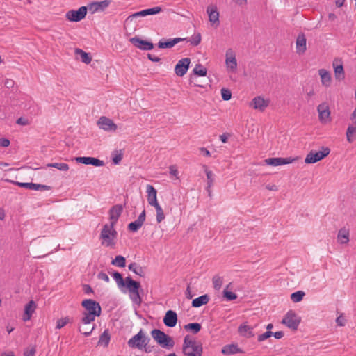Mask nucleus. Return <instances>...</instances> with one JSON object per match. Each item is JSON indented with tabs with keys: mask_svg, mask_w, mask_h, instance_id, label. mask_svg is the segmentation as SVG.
Listing matches in <instances>:
<instances>
[{
	"mask_svg": "<svg viewBox=\"0 0 356 356\" xmlns=\"http://www.w3.org/2000/svg\"><path fill=\"white\" fill-rule=\"evenodd\" d=\"M272 335L273 332L271 331H267L265 333L259 335L257 339L259 341H263L270 337Z\"/></svg>",
	"mask_w": 356,
	"mask_h": 356,
	"instance_id": "nucleus-54",
	"label": "nucleus"
},
{
	"mask_svg": "<svg viewBox=\"0 0 356 356\" xmlns=\"http://www.w3.org/2000/svg\"><path fill=\"white\" fill-rule=\"evenodd\" d=\"M184 329L191 330L193 333L196 334L201 330V325L197 323H191L186 325Z\"/></svg>",
	"mask_w": 356,
	"mask_h": 356,
	"instance_id": "nucleus-48",
	"label": "nucleus"
},
{
	"mask_svg": "<svg viewBox=\"0 0 356 356\" xmlns=\"http://www.w3.org/2000/svg\"><path fill=\"white\" fill-rule=\"evenodd\" d=\"M152 338L164 348H172L174 346V341L172 337L167 335L160 330L154 329L151 332Z\"/></svg>",
	"mask_w": 356,
	"mask_h": 356,
	"instance_id": "nucleus-5",
	"label": "nucleus"
},
{
	"mask_svg": "<svg viewBox=\"0 0 356 356\" xmlns=\"http://www.w3.org/2000/svg\"><path fill=\"white\" fill-rule=\"evenodd\" d=\"M146 215L145 211L143 210V212L139 215L137 220L131 222L129 224L128 228L131 232H136L139 228L142 227L145 220Z\"/></svg>",
	"mask_w": 356,
	"mask_h": 356,
	"instance_id": "nucleus-29",
	"label": "nucleus"
},
{
	"mask_svg": "<svg viewBox=\"0 0 356 356\" xmlns=\"http://www.w3.org/2000/svg\"><path fill=\"white\" fill-rule=\"evenodd\" d=\"M130 42L136 47L143 50H151L154 48V45L152 42L141 40L137 37L131 38Z\"/></svg>",
	"mask_w": 356,
	"mask_h": 356,
	"instance_id": "nucleus-22",
	"label": "nucleus"
},
{
	"mask_svg": "<svg viewBox=\"0 0 356 356\" xmlns=\"http://www.w3.org/2000/svg\"><path fill=\"white\" fill-rule=\"evenodd\" d=\"M110 1L104 0L102 1L93 2L88 6V10L92 13L102 11L109 6Z\"/></svg>",
	"mask_w": 356,
	"mask_h": 356,
	"instance_id": "nucleus-30",
	"label": "nucleus"
},
{
	"mask_svg": "<svg viewBox=\"0 0 356 356\" xmlns=\"http://www.w3.org/2000/svg\"><path fill=\"white\" fill-rule=\"evenodd\" d=\"M337 242L341 245H347L350 241V231L346 227L341 228L337 236Z\"/></svg>",
	"mask_w": 356,
	"mask_h": 356,
	"instance_id": "nucleus-28",
	"label": "nucleus"
},
{
	"mask_svg": "<svg viewBox=\"0 0 356 356\" xmlns=\"http://www.w3.org/2000/svg\"><path fill=\"white\" fill-rule=\"evenodd\" d=\"M129 269L140 277H143L145 275L143 268L134 262L129 265Z\"/></svg>",
	"mask_w": 356,
	"mask_h": 356,
	"instance_id": "nucleus-40",
	"label": "nucleus"
},
{
	"mask_svg": "<svg viewBox=\"0 0 356 356\" xmlns=\"http://www.w3.org/2000/svg\"><path fill=\"white\" fill-rule=\"evenodd\" d=\"M350 120L351 122V124L356 125V108L354 109L352 114L350 115Z\"/></svg>",
	"mask_w": 356,
	"mask_h": 356,
	"instance_id": "nucleus-60",
	"label": "nucleus"
},
{
	"mask_svg": "<svg viewBox=\"0 0 356 356\" xmlns=\"http://www.w3.org/2000/svg\"><path fill=\"white\" fill-rule=\"evenodd\" d=\"M333 67L335 74V79L339 81L345 78L343 66L341 63L337 64V61H334Z\"/></svg>",
	"mask_w": 356,
	"mask_h": 356,
	"instance_id": "nucleus-32",
	"label": "nucleus"
},
{
	"mask_svg": "<svg viewBox=\"0 0 356 356\" xmlns=\"http://www.w3.org/2000/svg\"><path fill=\"white\" fill-rule=\"evenodd\" d=\"M118 233L112 225L106 224L101 231L99 238L103 246L114 248Z\"/></svg>",
	"mask_w": 356,
	"mask_h": 356,
	"instance_id": "nucleus-2",
	"label": "nucleus"
},
{
	"mask_svg": "<svg viewBox=\"0 0 356 356\" xmlns=\"http://www.w3.org/2000/svg\"><path fill=\"white\" fill-rule=\"evenodd\" d=\"M297 161V158H282V157H273V158H268L264 161L266 165H271V166H280L286 164H290Z\"/></svg>",
	"mask_w": 356,
	"mask_h": 356,
	"instance_id": "nucleus-15",
	"label": "nucleus"
},
{
	"mask_svg": "<svg viewBox=\"0 0 356 356\" xmlns=\"http://www.w3.org/2000/svg\"><path fill=\"white\" fill-rule=\"evenodd\" d=\"M48 168H55L60 171L67 172L69 170V165L65 163H51L47 164Z\"/></svg>",
	"mask_w": 356,
	"mask_h": 356,
	"instance_id": "nucleus-41",
	"label": "nucleus"
},
{
	"mask_svg": "<svg viewBox=\"0 0 356 356\" xmlns=\"http://www.w3.org/2000/svg\"><path fill=\"white\" fill-rule=\"evenodd\" d=\"M200 152L205 156H211V153L205 147H200L199 149Z\"/></svg>",
	"mask_w": 356,
	"mask_h": 356,
	"instance_id": "nucleus-62",
	"label": "nucleus"
},
{
	"mask_svg": "<svg viewBox=\"0 0 356 356\" xmlns=\"http://www.w3.org/2000/svg\"><path fill=\"white\" fill-rule=\"evenodd\" d=\"M330 153V149L327 147L322 146L318 151H310L305 159V163L307 164L315 163L321 161Z\"/></svg>",
	"mask_w": 356,
	"mask_h": 356,
	"instance_id": "nucleus-6",
	"label": "nucleus"
},
{
	"mask_svg": "<svg viewBox=\"0 0 356 356\" xmlns=\"http://www.w3.org/2000/svg\"><path fill=\"white\" fill-rule=\"evenodd\" d=\"M87 10L86 6H81L78 10H70L65 13V18L69 22H80L86 17Z\"/></svg>",
	"mask_w": 356,
	"mask_h": 356,
	"instance_id": "nucleus-12",
	"label": "nucleus"
},
{
	"mask_svg": "<svg viewBox=\"0 0 356 356\" xmlns=\"http://www.w3.org/2000/svg\"><path fill=\"white\" fill-rule=\"evenodd\" d=\"M95 329V325L92 323L85 324L83 321V318L81 320L79 330L85 336H89Z\"/></svg>",
	"mask_w": 356,
	"mask_h": 356,
	"instance_id": "nucleus-33",
	"label": "nucleus"
},
{
	"mask_svg": "<svg viewBox=\"0 0 356 356\" xmlns=\"http://www.w3.org/2000/svg\"><path fill=\"white\" fill-rule=\"evenodd\" d=\"M318 73L320 76L322 86L325 88L330 87L332 81L331 73L325 69L318 70Z\"/></svg>",
	"mask_w": 356,
	"mask_h": 356,
	"instance_id": "nucleus-23",
	"label": "nucleus"
},
{
	"mask_svg": "<svg viewBox=\"0 0 356 356\" xmlns=\"http://www.w3.org/2000/svg\"><path fill=\"white\" fill-rule=\"evenodd\" d=\"M222 295L227 300H234L237 298V295L231 291L223 290Z\"/></svg>",
	"mask_w": 356,
	"mask_h": 356,
	"instance_id": "nucleus-50",
	"label": "nucleus"
},
{
	"mask_svg": "<svg viewBox=\"0 0 356 356\" xmlns=\"http://www.w3.org/2000/svg\"><path fill=\"white\" fill-rule=\"evenodd\" d=\"M147 202L150 206H153L159 203L157 199V191L153 186L147 184L146 186Z\"/></svg>",
	"mask_w": 356,
	"mask_h": 356,
	"instance_id": "nucleus-25",
	"label": "nucleus"
},
{
	"mask_svg": "<svg viewBox=\"0 0 356 356\" xmlns=\"http://www.w3.org/2000/svg\"><path fill=\"white\" fill-rule=\"evenodd\" d=\"M98 278L99 280H104V282H108L110 279L108 277V276L107 275V274H106L104 272H101L98 274L97 275Z\"/></svg>",
	"mask_w": 356,
	"mask_h": 356,
	"instance_id": "nucleus-57",
	"label": "nucleus"
},
{
	"mask_svg": "<svg viewBox=\"0 0 356 356\" xmlns=\"http://www.w3.org/2000/svg\"><path fill=\"white\" fill-rule=\"evenodd\" d=\"M202 40L201 34L200 33H195L192 35L191 39L190 40L191 44L197 46L198 45Z\"/></svg>",
	"mask_w": 356,
	"mask_h": 356,
	"instance_id": "nucleus-52",
	"label": "nucleus"
},
{
	"mask_svg": "<svg viewBox=\"0 0 356 356\" xmlns=\"http://www.w3.org/2000/svg\"><path fill=\"white\" fill-rule=\"evenodd\" d=\"M225 66L227 72H234L236 71L238 63L235 51L229 48L225 52Z\"/></svg>",
	"mask_w": 356,
	"mask_h": 356,
	"instance_id": "nucleus-13",
	"label": "nucleus"
},
{
	"mask_svg": "<svg viewBox=\"0 0 356 356\" xmlns=\"http://www.w3.org/2000/svg\"><path fill=\"white\" fill-rule=\"evenodd\" d=\"M346 138L349 143L356 140V125L350 124L348 127L346 131Z\"/></svg>",
	"mask_w": 356,
	"mask_h": 356,
	"instance_id": "nucleus-36",
	"label": "nucleus"
},
{
	"mask_svg": "<svg viewBox=\"0 0 356 356\" xmlns=\"http://www.w3.org/2000/svg\"><path fill=\"white\" fill-rule=\"evenodd\" d=\"M193 73L199 76H206L207 74V70L201 64H197L193 70Z\"/></svg>",
	"mask_w": 356,
	"mask_h": 356,
	"instance_id": "nucleus-42",
	"label": "nucleus"
},
{
	"mask_svg": "<svg viewBox=\"0 0 356 356\" xmlns=\"http://www.w3.org/2000/svg\"><path fill=\"white\" fill-rule=\"evenodd\" d=\"M35 353V348L31 347V348H27L24 351V356H34Z\"/></svg>",
	"mask_w": 356,
	"mask_h": 356,
	"instance_id": "nucleus-56",
	"label": "nucleus"
},
{
	"mask_svg": "<svg viewBox=\"0 0 356 356\" xmlns=\"http://www.w3.org/2000/svg\"><path fill=\"white\" fill-rule=\"evenodd\" d=\"M121 160H122V156L120 154H116L113 158V161L115 164H118Z\"/></svg>",
	"mask_w": 356,
	"mask_h": 356,
	"instance_id": "nucleus-63",
	"label": "nucleus"
},
{
	"mask_svg": "<svg viewBox=\"0 0 356 356\" xmlns=\"http://www.w3.org/2000/svg\"><path fill=\"white\" fill-rule=\"evenodd\" d=\"M203 168L207 175V189L209 190L213 186L214 183V174L211 170L208 168L207 165H204Z\"/></svg>",
	"mask_w": 356,
	"mask_h": 356,
	"instance_id": "nucleus-37",
	"label": "nucleus"
},
{
	"mask_svg": "<svg viewBox=\"0 0 356 356\" xmlns=\"http://www.w3.org/2000/svg\"><path fill=\"white\" fill-rule=\"evenodd\" d=\"M183 351L186 356H201L202 353V344L192 337L186 335L184 340Z\"/></svg>",
	"mask_w": 356,
	"mask_h": 356,
	"instance_id": "nucleus-3",
	"label": "nucleus"
},
{
	"mask_svg": "<svg viewBox=\"0 0 356 356\" xmlns=\"http://www.w3.org/2000/svg\"><path fill=\"white\" fill-rule=\"evenodd\" d=\"M177 322V315L176 312L172 310L167 311L163 318L164 324L169 327H173L176 325Z\"/></svg>",
	"mask_w": 356,
	"mask_h": 356,
	"instance_id": "nucleus-26",
	"label": "nucleus"
},
{
	"mask_svg": "<svg viewBox=\"0 0 356 356\" xmlns=\"http://www.w3.org/2000/svg\"><path fill=\"white\" fill-rule=\"evenodd\" d=\"M113 279L116 281L118 286H124L126 285V282H124L122 275L120 273L115 272L113 274Z\"/></svg>",
	"mask_w": 356,
	"mask_h": 356,
	"instance_id": "nucleus-49",
	"label": "nucleus"
},
{
	"mask_svg": "<svg viewBox=\"0 0 356 356\" xmlns=\"http://www.w3.org/2000/svg\"><path fill=\"white\" fill-rule=\"evenodd\" d=\"M156 210V219L158 223L161 222L165 218L164 211L159 203L153 205Z\"/></svg>",
	"mask_w": 356,
	"mask_h": 356,
	"instance_id": "nucleus-38",
	"label": "nucleus"
},
{
	"mask_svg": "<svg viewBox=\"0 0 356 356\" xmlns=\"http://www.w3.org/2000/svg\"><path fill=\"white\" fill-rule=\"evenodd\" d=\"M70 318L68 316L58 319L56 322V327L57 329H60L63 327L65 325H66L68 323H70Z\"/></svg>",
	"mask_w": 356,
	"mask_h": 356,
	"instance_id": "nucleus-51",
	"label": "nucleus"
},
{
	"mask_svg": "<svg viewBox=\"0 0 356 356\" xmlns=\"http://www.w3.org/2000/svg\"><path fill=\"white\" fill-rule=\"evenodd\" d=\"M111 264L118 267H124L126 265V259L123 256L118 255L111 261Z\"/></svg>",
	"mask_w": 356,
	"mask_h": 356,
	"instance_id": "nucleus-46",
	"label": "nucleus"
},
{
	"mask_svg": "<svg viewBox=\"0 0 356 356\" xmlns=\"http://www.w3.org/2000/svg\"><path fill=\"white\" fill-rule=\"evenodd\" d=\"M17 124L22 126L29 125L30 124L29 120L25 118H19L17 120Z\"/></svg>",
	"mask_w": 356,
	"mask_h": 356,
	"instance_id": "nucleus-55",
	"label": "nucleus"
},
{
	"mask_svg": "<svg viewBox=\"0 0 356 356\" xmlns=\"http://www.w3.org/2000/svg\"><path fill=\"white\" fill-rule=\"evenodd\" d=\"M184 38H176L167 41L161 40L158 43V47L160 49H170L173 47L175 44L184 40Z\"/></svg>",
	"mask_w": 356,
	"mask_h": 356,
	"instance_id": "nucleus-31",
	"label": "nucleus"
},
{
	"mask_svg": "<svg viewBox=\"0 0 356 356\" xmlns=\"http://www.w3.org/2000/svg\"><path fill=\"white\" fill-rule=\"evenodd\" d=\"M76 162L83 163L85 165H92L96 167H100L104 165V161L94 157H75L74 159Z\"/></svg>",
	"mask_w": 356,
	"mask_h": 356,
	"instance_id": "nucleus-20",
	"label": "nucleus"
},
{
	"mask_svg": "<svg viewBox=\"0 0 356 356\" xmlns=\"http://www.w3.org/2000/svg\"><path fill=\"white\" fill-rule=\"evenodd\" d=\"M191 63V60L188 58H184L178 61L175 67V72L179 76H183L186 74L189 65Z\"/></svg>",
	"mask_w": 356,
	"mask_h": 356,
	"instance_id": "nucleus-17",
	"label": "nucleus"
},
{
	"mask_svg": "<svg viewBox=\"0 0 356 356\" xmlns=\"http://www.w3.org/2000/svg\"><path fill=\"white\" fill-rule=\"evenodd\" d=\"M170 177L172 180H179V172L176 165H172L169 167Z\"/></svg>",
	"mask_w": 356,
	"mask_h": 356,
	"instance_id": "nucleus-43",
	"label": "nucleus"
},
{
	"mask_svg": "<svg viewBox=\"0 0 356 356\" xmlns=\"http://www.w3.org/2000/svg\"><path fill=\"white\" fill-rule=\"evenodd\" d=\"M282 323L289 328L296 330L300 323V318L293 311L290 310L286 314Z\"/></svg>",
	"mask_w": 356,
	"mask_h": 356,
	"instance_id": "nucleus-10",
	"label": "nucleus"
},
{
	"mask_svg": "<svg viewBox=\"0 0 356 356\" xmlns=\"http://www.w3.org/2000/svg\"><path fill=\"white\" fill-rule=\"evenodd\" d=\"M209 297L208 295H202L198 298H196L192 301V306L193 307H200L208 303Z\"/></svg>",
	"mask_w": 356,
	"mask_h": 356,
	"instance_id": "nucleus-34",
	"label": "nucleus"
},
{
	"mask_svg": "<svg viewBox=\"0 0 356 356\" xmlns=\"http://www.w3.org/2000/svg\"><path fill=\"white\" fill-rule=\"evenodd\" d=\"M238 332L241 336L246 338H251L254 336L253 327L249 325L246 322L243 323L239 325Z\"/></svg>",
	"mask_w": 356,
	"mask_h": 356,
	"instance_id": "nucleus-27",
	"label": "nucleus"
},
{
	"mask_svg": "<svg viewBox=\"0 0 356 356\" xmlns=\"http://www.w3.org/2000/svg\"><path fill=\"white\" fill-rule=\"evenodd\" d=\"M37 303L33 300H30L24 306V314L22 316V320L26 322L29 321L32 315L35 313L37 309Z\"/></svg>",
	"mask_w": 356,
	"mask_h": 356,
	"instance_id": "nucleus-19",
	"label": "nucleus"
},
{
	"mask_svg": "<svg viewBox=\"0 0 356 356\" xmlns=\"http://www.w3.org/2000/svg\"><path fill=\"white\" fill-rule=\"evenodd\" d=\"M275 338L279 339H281L284 336V333L282 331L276 332L275 333H273Z\"/></svg>",
	"mask_w": 356,
	"mask_h": 356,
	"instance_id": "nucleus-64",
	"label": "nucleus"
},
{
	"mask_svg": "<svg viewBox=\"0 0 356 356\" xmlns=\"http://www.w3.org/2000/svg\"><path fill=\"white\" fill-rule=\"evenodd\" d=\"M336 323L339 326H343L345 325V318L343 316H339L336 319Z\"/></svg>",
	"mask_w": 356,
	"mask_h": 356,
	"instance_id": "nucleus-59",
	"label": "nucleus"
},
{
	"mask_svg": "<svg viewBox=\"0 0 356 356\" xmlns=\"http://www.w3.org/2000/svg\"><path fill=\"white\" fill-rule=\"evenodd\" d=\"M209 22L211 27L217 29L220 24V13L216 5H209L207 7Z\"/></svg>",
	"mask_w": 356,
	"mask_h": 356,
	"instance_id": "nucleus-11",
	"label": "nucleus"
},
{
	"mask_svg": "<svg viewBox=\"0 0 356 356\" xmlns=\"http://www.w3.org/2000/svg\"><path fill=\"white\" fill-rule=\"evenodd\" d=\"M110 341V334L108 330H105L100 336L98 343L104 346H108Z\"/></svg>",
	"mask_w": 356,
	"mask_h": 356,
	"instance_id": "nucleus-45",
	"label": "nucleus"
},
{
	"mask_svg": "<svg viewBox=\"0 0 356 356\" xmlns=\"http://www.w3.org/2000/svg\"><path fill=\"white\" fill-rule=\"evenodd\" d=\"M212 283L213 288L216 290L219 291L222 286L223 279L219 275H215L212 279Z\"/></svg>",
	"mask_w": 356,
	"mask_h": 356,
	"instance_id": "nucleus-47",
	"label": "nucleus"
},
{
	"mask_svg": "<svg viewBox=\"0 0 356 356\" xmlns=\"http://www.w3.org/2000/svg\"><path fill=\"white\" fill-rule=\"evenodd\" d=\"M12 183L14 184L25 188L29 190H33V191H49L51 190V186L47 185H43L40 184H34V183H24V182H19V181H11Z\"/></svg>",
	"mask_w": 356,
	"mask_h": 356,
	"instance_id": "nucleus-18",
	"label": "nucleus"
},
{
	"mask_svg": "<svg viewBox=\"0 0 356 356\" xmlns=\"http://www.w3.org/2000/svg\"><path fill=\"white\" fill-rule=\"evenodd\" d=\"M10 140L7 138H0V146L3 147H7L10 145Z\"/></svg>",
	"mask_w": 356,
	"mask_h": 356,
	"instance_id": "nucleus-58",
	"label": "nucleus"
},
{
	"mask_svg": "<svg viewBox=\"0 0 356 356\" xmlns=\"http://www.w3.org/2000/svg\"><path fill=\"white\" fill-rule=\"evenodd\" d=\"M317 112L318 120L322 124H327L332 122L330 106L327 102H323L318 105Z\"/></svg>",
	"mask_w": 356,
	"mask_h": 356,
	"instance_id": "nucleus-8",
	"label": "nucleus"
},
{
	"mask_svg": "<svg viewBox=\"0 0 356 356\" xmlns=\"http://www.w3.org/2000/svg\"><path fill=\"white\" fill-rule=\"evenodd\" d=\"M162 10V8L159 6L153 7L152 8H148L145 10H143L139 12H136L132 15H130L128 16L125 20V22H131L134 19L139 17H145L147 15H156L159 13H161Z\"/></svg>",
	"mask_w": 356,
	"mask_h": 356,
	"instance_id": "nucleus-14",
	"label": "nucleus"
},
{
	"mask_svg": "<svg viewBox=\"0 0 356 356\" xmlns=\"http://www.w3.org/2000/svg\"><path fill=\"white\" fill-rule=\"evenodd\" d=\"M126 286L129 291L131 300L137 305H140L142 302V298L138 291L140 286V283L133 280L130 277H126Z\"/></svg>",
	"mask_w": 356,
	"mask_h": 356,
	"instance_id": "nucleus-4",
	"label": "nucleus"
},
{
	"mask_svg": "<svg viewBox=\"0 0 356 356\" xmlns=\"http://www.w3.org/2000/svg\"><path fill=\"white\" fill-rule=\"evenodd\" d=\"M296 53L302 55L307 50V40L304 34L298 35L296 41Z\"/></svg>",
	"mask_w": 356,
	"mask_h": 356,
	"instance_id": "nucleus-24",
	"label": "nucleus"
},
{
	"mask_svg": "<svg viewBox=\"0 0 356 356\" xmlns=\"http://www.w3.org/2000/svg\"><path fill=\"white\" fill-rule=\"evenodd\" d=\"M81 305L85 309V311L83 312V321L85 324L92 323L96 317L101 315V307L95 300L86 299L82 301Z\"/></svg>",
	"mask_w": 356,
	"mask_h": 356,
	"instance_id": "nucleus-1",
	"label": "nucleus"
},
{
	"mask_svg": "<svg viewBox=\"0 0 356 356\" xmlns=\"http://www.w3.org/2000/svg\"><path fill=\"white\" fill-rule=\"evenodd\" d=\"M222 353L225 355H231L238 353H242V350L236 344L225 346L222 349Z\"/></svg>",
	"mask_w": 356,
	"mask_h": 356,
	"instance_id": "nucleus-35",
	"label": "nucleus"
},
{
	"mask_svg": "<svg viewBox=\"0 0 356 356\" xmlns=\"http://www.w3.org/2000/svg\"><path fill=\"white\" fill-rule=\"evenodd\" d=\"M220 92L223 100L228 101L232 98V92L229 89L223 88L221 89Z\"/></svg>",
	"mask_w": 356,
	"mask_h": 356,
	"instance_id": "nucleus-53",
	"label": "nucleus"
},
{
	"mask_svg": "<svg viewBox=\"0 0 356 356\" xmlns=\"http://www.w3.org/2000/svg\"><path fill=\"white\" fill-rule=\"evenodd\" d=\"M149 339L145 336L143 330H140L136 335L128 341V345L131 348L143 349L147 345Z\"/></svg>",
	"mask_w": 356,
	"mask_h": 356,
	"instance_id": "nucleus-7",
	"label": "nucleus"
},
{
	"mask_svg": "<svg viewBox=\"0 0 356 356\" xmlns=\"http://www.w3.org/2000/svg\"><path fill=\"white\" fill-rule=\"evenodd\" d=\"M123 208L121 205L117 204L113 206L109 211V220L110 222L108 225L115 226L119 217L122 212Z\"/></svg>",
	"mask_w": 356,
	"mask_h": 356,
	"instance_id": "nucleus-21",
	"label": "nucleus"
},
{
	"mask_svg": "<svg viewBox=\"0 0 356 356\" xmlns=\"http://www.w3.org/2000/svg\"><path fill=\"white\" fill-rule=\"evenodd\" d=\"M266 188L268 191H278V187L277 185L275 184H268L266 186Z\"/></svg>",
	"mask_w": 356,
	"mask_h": 356,
	"instance_id": "nucleus-61",
	"label": "nucleus"
},
{
	"mask_svg": "<svg viewBox=\"0 0 356 356\" xmlns=\"http://www.w3.org/2000/svg\"><path fill=\"white\" fill-rule=\"evenodd\" d=\"M270 100L263 96L259 95L254 97L249 103V106L254 110L263 113L269 106Z\"/></svg>",
	"mask_w": 356,
	"mask_h": 356,
	"instance_id": "nucleus-9",
	"label": "nucleus"
},
{
	"mask_svg": "<svg viewBox=\"0 0 356 356\" xmlns=\"http://www.w3.org/2000/svg\"><path fill=\"white\" fill-rule=\"evenodd\" d=\"M305 293L302 291H298L291 294V300L292 302L297 303L302 300Z\"/></svg>",
	"mask_w": 356,
	"mask_h": 356,
	"instance_id": "nucleus-44",
	"label": "nucleus"
},
{
	"mask_svg": "<svg viewBox=\"0 0 356 356\" xmlns=\"http://www.w3.org/2000/svg\"><path fill=\"white\" fill-rule=\"evenodd\" d=\"M97 124L99 129L105 131H115L118 129L117 124L111 119L105 116L100 117Z\"/></svg>",
	"mask_w": 356,
	"mask_h": 356,
	"instance_id": "nucleus-16",
	"label": "nucleus"
},
{
	"mask_svg": "<svg viewBox=\"0 0 356 356\" xmlns=\"http://www.w3.org/2000/svg\"><path fill=\"white\" fill-rule=\"evenodd\" d=\"M75 53L80 56V58L83 63L88 64L91 62L92 58L90 54L83 51L82 49H76Z\"/></svg>",
	"mask_w": 356,
	"mask_h": 356,
	"instance_id": "nucleus-39",
	"label": "nucleus"
}]
</instances>
